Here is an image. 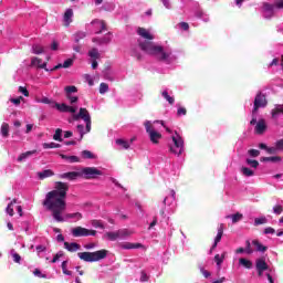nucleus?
<instances>
[{
  "mask_svg": "<svg viewBox=\"0 0 283 283\" xmlns=\"http://www.w3.org/2000/svg\"><path fill=\"white\" fill-rule=\"evenodd\" d=\"M70 191V184L63 181H56L54 189L45 195V199L42 205L52 212V216L56 222H65L63 218V211L67 209V192Z\"/></svg>",
  "mask_w": 283,
  "mask_h": 283,
  "instance_id": "nucleus-1",
  "label": "nucleus"
},
{
  "mask_svg": "<svg viewBox=\"0 0 283 283\" xmlns=\"http://www.w3.org/2000/svg\"><path fill=\"white\" fill-rule=\"evenodd\" d=\"M138 45L143 52H146V54H149L150 56H155L157 61H160L161 63H171V61H169L171 52H165L163 46L156 45L154 42L142 40H138Z\"/></svg>",
  "mask_w": 283,
  "mask_h": 283,
  "instance_id": "nucleus-2",
  "label": "nucleus"
},
{
  "mask_svg": "<svg viewBox=\"0 0 283 283\" xmlns=\"http://www.w3.org/2000/svg\"><path fill=\"white\" fill-rule=\"evenodd\" d=\"M77 256L83 262H101V260H105L107 258V250L102 249L95 252H78Z\"/></svg>",
  "mask_w": 283,
  "mask_h": 283,
  "instance_id": "nucleus-3",
  "label": "nucleus"
},
{
  "mask_svg": "<svg viewBox=\"0 0 283 283\" xmlns=\"http://www.w3.org/2000/svg\"><path fill=\"white\" fill-rule=\"evenodd\" d=\"M97 176H103V171L96 167H85L80 171V178H84L85 180H92Z\"/></svg>",
  "mask_w": 283,
  "mask_h": 283,
  "instance_id": "nucleus-4",
  "label": "nucleus"
},
{
  "mask_svg": "<svg viewBox=\"0 0 283 283\" xmlns=\"http://www.w3.org/2000/svg\"><path fill=\"white\" fill-rule=\"evenodd\" d=\"M144 125L146 133L149 135L150 142L154 145H158V142L160 140V138H163V134L156 132V129H154V126L151 125V122L149 120H146Z\"/></svg>",
  "mask_w": 283,
  "mask_h": 283,
  "instance_id": "nucleus-5",
  "label": "nucleus"
},
{
  "mask_svg": "<svg viewBox=\"0 0 283 283\" xmlns=\"http://www.w3.org/2000/svg\"><path fill=\"white\" fill-rule=\"evenodd\" d=\"M73 238H87L90 235H96V230H90L81 226L75 227L71 231Z\"/></svg>",
  "mask_w": 283,
  "mask_h": 283,
  "instance_id": "nucleus-6",
  "label": "nucleus"
},
{
  "mask_svg": "<svg viewBox=\"0 0 283 283\" xmlns=\"http://www.w3.org/2000/svg\"><path fill=\"white\" fill-rule=\"evenodd\" d=\"M174 146H170L171 154L180 156L182 154V149H185V140L179 135L172 136Z\"/></svg>",
  "mask_w": 283,
  "mask_h": 283,
  "instance_id": "nucleus-7",
  "label": "nucleus"
},
{
  "mask_svg": "<svg viewBox=\"0 0 283 283\" xmlns=\"http://www.w3.org/2000/svg\"><path fill=\"white\" fill-rule=\"evenodd\" d=\"M269 102L266 101V95L259 93L254 98V107L252 109V114H255L260 107H266Z\"/></svg>",
  "mask_w": 283,
  "mask_h": 283,
  "instance_id": "nucleus-8",
  "label": "nucleus"
},
{
  "mask_svg": "<svg viewBox=\"0 0 283 283\" xmlns=\"http://www.w3.org/2000/svg\"><path fill=\"white\" fill-rule=\"evenodd\" d=\"M73 118L75 120H80V118H82V120H84V123H86L87 120H92V116L90 115V111H87V108H80L78 114L73 115Z\"/></svg>",
  "mask_w": 283,
  "mask_h": 283,
  "instance_id": "nucleus-9",
  "label": "nucleus"
},
{
  "mask_svg": "<svg viewBox=\"0 0 283 283\" xmlns=\"http://www.w3.org/2000/svg\"><path fill=\"white\" fill-rule=\"evenodd\" d=\"M137 34H138V36H142V39H145L149 43H151V41H154V35L151 33H149V31L143 27L137 28Z\"/></svg>",
  "mask_w": 283,
  "mask_h": 283,
  "instance_id": "nucleus-10",
  "label": "nucleus"
},
{
  "mask_svg": "<svg viewBox=\"0 0 283 283\" xmlns=\"http://www.w3.org/2000/svg\"><path fill=\"white\" fill-rule=\"evenodd\" d=\"M62 180H76V178H81V171H70L64 172L59 176Z\"/></svg>",
  "mask_w": 283,
  "mask_h": 283,
  "instance_id": "nucleus-11",
  "label": "nucleus"
},
{
  "mask_svg": "<svg viewBox=\"0 0 283 283\" xmlns=\"http://www.w3.org/2000/svg\"><path fill=\"white\" fill-rule=\"evenodd\" d=\"M31 65L39 67L40 70H45V72H50V69H48V62H43L40 57H33L31 60Z\"/></svg>",
  "mask_w": 283,
  "mask_h": 283,
  "instance_id": "nucleus-12",
  "label": "nucleus"
},
{
  "mask_svg": "<svg viewBox=\"0 0 283 283\" xmlns=\"http://www.w3.org/2000/svg\"><path fill=\"white\" fill-rule=\"evenodd\" d=\"M64 249H66V251H69L70 253H76V251H81V244L76 243V242H64Z\"/></svg>",
  "mask_w": 283,
  "mask_h": 283,
  "instance_id": "nucleus-13",
  "label": "nucleus"
},
{
  "mask_svg": "<svg viewBox=\"0 0 283 283\" xmlns=\"http://www.w3.org/2000/svg\"><path fill=\"white\" fill-rule=\"evenodd\" d=\"M91 25H99L101 30L96 32V34H103V32H107V23L104 20L95 19L91 22Z\"/></svg>",
  "mask_w": 283,
  "mask_h": 283,
  "instance_id": "nucleus-14",
  "label": "nucleus"
},
{
  "mask_svg": "<svg viewBox=\"0 0 283 283\" xmlns=\"http://www.w3.org/2000/svg\"><path fill=\"white\" fill-rule=\"evenodd\" d=\"M255 134L262 135L266 132V120L259 119L254 128Z\"/></svg>",
  "mask_w": 283,
  "mask_h": 283,
  "instance_id": "nucleus-15",
  "label": "nucleus"
},
{
  "mask_svg": "<svg viewBox=\"0 0 283 283\" xmlns=\"http://www.w3.org/2000/svg\"><path fill=\"white\" fill-rule=\"evenodd\" d=\"M72 17H74V11L72 9H67L63 17L65 28H70V23H72Z\"/></svg>",
  "mask_w": 283,
  "mask_h": 283,
  "instance_id": "nucleus-16",
  "label": "nucleus"
},
{
  "mask_svg": "<svg viewBox=\"0 0 283 283\" xmlns=\"http://www.w3.org/2000/svg\"><path fill=\"white\" fill-rule=\"evenodd\" d=\"M120 249L129 250V249H144L145 245L142 243H132V242H124L119 244Z\"/></svg>",
  "mask_w": 283,
  "mask_h": 283,
  "instance_id": "nucleus-17",
  "label": "nucleus"
},
{
  "mask_svg": "<svg viewBox=\"0 0 283 283\" xmlns=\"http://www.w3.org/2000/svg\"><path fill=\"white\" fill-rule=\"evenodd\" d=\"M255 265L256 271H269V264H266L264 258L258 259Z\"/></svg>",
  "mask_w": 283,
  "mask_h": 283,
  "instance_id": "nucleus-18",
  "label": "nucleus"
},
{
  "mask_svg": "<svg viewBox=\"0 0 283 283\" xmlns=\"http://www.w3.org/2000/svg\"><path fill=\"white\" fill-rule=\"evenodd\" d=\"M52 176H54V171H52V169H46L41 172H38V178L40 180H45V178H52Z\"/></svg>",
  "mask_w": 283,
  "mask_h": 283,
  "instance_id": "nucleus-19",
  "label": "nucleus"
},
{
  "mask_svg": "<svg viewBox=\"0 0 283 283\" xmlns=\"http://www.w3.org/2000/svg\"><path fill=\"white\" fill-rule=\"evenodd\" d=\"M261 163H282V157L274 156V157H261Z\"/></svg>",
  "mask_w": 283,
  "mask_h": 283,
  "instance_id": "nucleus-20",
  "label": "nucleus"
},
{
  "mask_svg": "<svg viewBox=\"0 0 283 283\" xmlns=\"http://www.w3.org/2000/svg\"><path fill=\"white\" fill-rule=\"evenodd\" d=\"M34 154H36V150H29L20 154V156L18 157V163H23V160L30 158V156H34Z\"/></svg>",
  "mask_w": 283,
  "mask_h": 283,
  "instance_id": "nucleus-21",
  "label": "nucleus"
},
{
  "mask_svg": "<svg viewBox=\"0 0 283 283\" xmlns=\"http://www.w3.org/2000/svg\"><path fill=\"white\" fill-rule=\"evenodd\" d=\"M277 114H283V104H276L272 109V118H277Z\"/></svg>",
  "mask_w": 283,
  "mask_h": 283,
  "instance_id": "nucleus-22",
  "label": "nucleus"
},
{
  "mask_svg": "<svg viewBox=\"0 0 283 283\" xmlns=\"http://www.w3.org/2000/svg\"><path fill=\"white\" fill-rule=\"evenodd\" d=\"M263 10L265 12H269L270 13V17H273V11L275 10V4H271L269 2H264L263 3Z\"/></svg>",
  "mask_w": 283,
  "mask_h": 283,
  "instance_id": "nucleus-23",
  "label": "nucleus"
},
{
  "mask_svg": "<svg viewBox=\"0 0 283 283\" xmlns=\"http://www.w3.org/2000/svg\"><path fill=\"white\" fill-rule=\"evenodd\" d=\"M81 154H82V158H84V160H94L96 158V155H94L90 150H83Z\"/></svg>",
  "mask_w": 283,
  "mask_h": 283,
  "instance_id": "nucleus-24",
  "label": "nucleus"
},
{
  "mask_svg": "<svg viewBox=\"0 0 283 283\" xmlns=\"http://www.w3.org/2000/svg\"><path fill=\"white\" fill-rule=\"evenodd\" d=\"M1 134L3 136V138H8V136H10V125L7 123H3L1 125Z\"/></svg>",
  "mask_w": 283,
  "mask_h": 283,
  "instance_id": "nucleus-25",
  "label": "nucleus"
},
{
  "mask_svg": "<svg viewBox=\"0 0 283 283\" xmlns=\"http://www.w3.org/2000/svg\"><path fill=\"white\" fill-rule=\"evenodd\" d=\"M115 143L123 149H129V147L132 146V144L125 139H116Z\"/></svg>",
  "mask_w": 283,
  "mask_h": 283,
  "instance_id": "nucleus-26",
  "label": "nucleus"
},
{
  "mask_svg": "<svg viewBox=\"0 0 283 283\" xmlns=\"http://www.w3.org/2000/svg\"><path fill=\"white\" fill-rule=\"evenodd\" d=\"M252 244L256 248V251L264 253V251H268L269 248H266L265 245H262V243H260V241L258 240H253Z\"/></svg>",
  "mask_w": 283,
  "mask_h": 283,
  "instance_id": "nucleus-27",
  "label": "nucleus"
},
{
  "mask_svg": "<svg viewBox=\"0 0 283 283\" xmlns=\"http://www.w3.org/2000/svg\"><path fill=\"white\" fill-rule=\"evenodd\" d=\"M64 92L66 94V96H72V94H76V92H78V88L74 85H70L64 87Z\"/></svg>",
  "mask_w": 283,
  "mask_h": 283,
  "instance_id": "nucleus-28",
  "label": "nucleus"
},
{
  "mask_svg": "<svg viewBox=\"0 0 283 283\" xmlns=\"http://www.w3.org/2000/svg\"><path fill=\"white\" fill-rule=\"evenodd\" d=\"M105 238L111 240V242H116V240L119 238L118 230L116 232H106Z\"/></svg>",
  "mask_w": 283,
  "mask_h": 283,
  "instance_id": "nucleus-29",
  "label": "nucleus"
},
{
  "mask_svg": "<svg viewBox=\"0 0 283 283\" xmlns=\"http://www.w3.org/2000/svg\"><path fill=\"white\" fill-rule=\"evenodd\" d=\"M224 234V226L221 224L219 228H218V233H217V237L214 238V242L216 244H218L220 242V240H222V235Z\"/></svg>",
  "mask_w": 283,
  "mask_h": 283,
  "instance_id": "nucleus-30",
  "label": "nucleus"
},
{
  "mask_svg": "<svg viewBox=\"0 0 283 283\" xmlns=\"http://www.w3.org/2000/svg\"><path fill=\"white\" fill-rule=\"evenodd\" d=\"M239 264H241V266H244V269H252L253 268V262L244 259V258H241L239 259Z\"/></svg>",
  "mask_w": 283,
  "mask_h": 283,
  "instance_id": "nucleus-31",
  "label": "nucleus"
},
{
  "mask_svg": "<svg viewBox=\"0 0 283 283\" xmlns=\"http://www.w3.org/2000/svg\"><path fill=\"white\" fill-rule=\"evenodd\" d=\"M65 218L67 219V220H72V219H76V220H83V213H81V212H74V213H66L65 214Z\"/></svg>",
  "mask_w": 283,
  "mask_h": 283,
  "instance_id": "nucleus-32",
  "label": "nucleus"
},
{
  "mask_svg": "<svg viewBox=\"0 0 283 283\" xmlns=\"http://www.w3.org/2000/svg\"><path fill=\"white\" fill-rule=\"evenodd\" d=\"M88 56L94 60L101 59V53H98V49L94 48L91 51H88Z\"/></svg>",
  "mask_w": 283,
  "mask_h": 283,
  "instance_id": "nucleus-33",
  "label": "nucleus"
},
{
  "mask_svg": "<svg viewBox=\"0 0 283 283\" xmlns=\"http://www.w3.org/2000/svg\"><path fill=\"white\" fill-rule=\"evenodd\" d=\"M85 36H87V33L84 32V31H77L75 34H74V41L75 43H78L81 40L85 39Z\"/></svg>",
  "mask_w": 283,
  "mask_h": 283,
  "instance_id": "nucleus-34",
  "label": "nucleus"
},
{
  "mask_svg": "<svg viewBox=\"0 0 283 283\" xmlns=\"http://www.w3.org/2000/svg\"><path fill=\"white\" fill-rule=\"evenodd\" d=\"M161 96L169 103V105H174V103H176V98L171 97L167 91H164Z\"/></svg>",
  "mask_w": 283,
  "mask_h": 283,
  "instance_id": "nucleus-35",
  "label": "nucleus"
},
{
  "mask_svg": "<svg viewBox=\"0 0 283 283\" xmlns=\"http://www.w3.org/2000/svg\"><path fill=\"white\" fill-rule=\"evenodd\" d=\"M60 147L61 144H56L54 142L43 144V149H59Z\"/></svg>",
  "mask_w": 283,
  "mask_h": 283,
  "instance_id": "nucleus-36",
  "label": "nucleus"
},
{
  "mask_svg": "<svg viewBox=\"0 0 283 283\" xmlns=\"http://www.w3.org/2000/svg\"><path fill=\"white\" fill-rule=\"evenodd\" d=\"M119 238H129L134 232L127 229L117 230Z\"/></svg>",
  "mask_w": 283,
  "mask_h": 283,
  "instance_id": "nucleus-37",
  "label": "nucleus"
},
{
  "mask_svg": "<svg viewBox=\"0 0 283 283\" xmlns=\"http://www.w3.org/2000/svg\"><path fill=\"white\" fill-rule=\"evenodd\" d=\"M63 135V129L57 128L55 130V134L53 135V140H57V143H63V138L61 137Z\"/></svg>",
  "mask_w": 283,
  "mask_h": 283,
  "instance_id": "nucleus-38",
  "label": "nucleus"
},
{
  "mask_svg": "<svg viewBox=\"0 0 283 283\" xmlns=\"http://www.w3.org/2000/svg\"><path fill=\"white\" fill-rule=\"evenodd\" d=\"M224 255H226V253H222L221 256H220V254L214 255V262H216L217 266H222V263L224 262Z\"/></svg>",
  "mask_w": 283,
  "mask_h": 283,
  "instance_id": "nucleus-39",
  "label": "nucleus"
},
{
  "mask_svg": "<svg viewBox=\"0 0 283 283\" xmlns=\"http://www.w3.org/2000/svg\"><path fill=\"white\" fill-rule=\"evenodd\" d=\"M61 158H63V160H70V163H81V159L76 156L61 155Z\"/></svg>",
  "mask_w": 283,
  "mask_h": 283,
  "instance_id": "nucleus-40",
  "label": "nucleus"
},
{
  "mask_svg": "<svg viewBox=\"0 0 283 283\" xmlns=\"http://www.w3.org/2000/svg\"><path fill=\"white\" fill-rule=\"evenodd\" d=\"M241 172L243 174V176H247L248 178H250L251 176H255V172L248 167H242Z\"/></svg>",
  "mask_w": 283,
  "mask_h": 283,
  "instance_id": "nucleus-41",
  "label": "nucleus"
},
{
  "mask_svg": "<svg viewBox=\"0 0 283 283\" xmlns=\"http://www.w3.org/2000/svg\"><path fill=\"white\" fill-rule=\"evenodd\" d=\"M242 218H244V216L240 212H237V213L232 214L231 216L232 223L237 224V222H240V220H242Z\"/></svg>",
  "mask_w": 283,
  "mask_h": 283,
  "instance_id": "nucleus-42",
  "label": "nucleus"
},
{
  "mask_svg": "<svg viewBox=\"0 0 283 283\" xmlns=\"http://www.w3.org/2000/svg\"><path fill=\"white\" fill-rule=\"evenodd\" d=\"M266 222H269V219H266V217H261V218L254 219L255 227H260V224H266Z\"/></svg>",
  "mask_w": 283,
  "mask_h": 283,
  "instance_id": "nucleus-43",
  "label": "nucleus"
},
{
  "mask_svg": "<svg viewBox=\"0 0 283 283\" xmlns=\"http://www.w3.org/2000/svg\"><path fill=\"white\" fill-rule=\"evenodd\" d=\"M54 107H56L59 112H63V113L67 112V104L65 103L59 104L55 102Z\"/></svg>",
  "mask_w": 283,
  "mask_h": 283,
  "instance_id": "nucleus-44",
  "label": "nucleus"
},
{
  "mask_svg": "<svg viewBox=\"0 0 283 283\" xmlns=\"http://www.w3.org/2000/svg\"><path fill=\"white\" fill-rule=\"evenodd\" d=\"M32 52H33V54H43L44 49H43V46H41L39 44H34L32 46Z\"/></svg>",
  "mask_w": 283,
  "mask_h": 283,
  "instance_id": "nucleus-45",
  "label": "nucleus"
},
{
  "mask_svg": "<svg viewBox=\"0 0 283 283\" xmlns=\"http://www.w3.org/2000/svg\"><path fill=\"white\" fill-rule=\"evenodd\" d=\"M247 165H250V167H252L253 169H258V167H260V161L255 160V159H248L245 160Z\"/></svg>",
  "mask_w": 283,
  "mask_h": 283,
  "instance_id": "nucleus-46",
  "label": "nucleus"
},
{
  "mask_svg": "<svg viewBox=\"0 0 283 283\" xmlns=\"http://www.w3.org/2000/svg\"><path fill=\"white\" fill-rule=\"evenodd\" d=\"M106 92H109V85L103 82L99 84V94H106Z\"/></svg>",
  "mask_w": 283,
  "mask_h": 283,
  "instance_id": "nucleus-47",
  "label": "nucleus"
},
{
  "mask_svg": "<svg viewBox=\"0 0 283 283\" xmlns=\"http://www.w3.org/2000/svg\"><path fill=\"white\" fill-rule=\"evenodd\" d=\"M62 271H63L64 275H72V271H69V269H67V261L62 262Z\"/></svg>",
  "mask_w": 283,
  "mask_h": 283,
  "instance_id": "nucleus-48",
  "label": "nucleus"
},
{
  "mask_svg": "<svg viewBox=\"0 0 283 283\" xmlns=\"http://www.w3.org/2000/svg\"><path fill=\"white\" fill-rule=\"evenodd\" d=\"M112 42V36H104L98 40V45H105Z\"/></svg>",
  "mask_w": 283,
  "mask_h": 283,
  "instance_id": "nucleus-49",
  "label": "nucleus"
},
{
  "mask_svg": "<svg viewBox=\"0 0 283 283\" xmlns=\"http://www.w3.org/2000/svg\"><path fill=\"white\" fill-rule=\"evenodd\" d=\"M245 253L248 255H251L253 253V249H251V241L247 240L245 241V249H244Z\"/></svg>",
  "mask_w": 283,
  "mask_h": 283,
  "instance_id": "nucleus-50",
  "label": "nucleus"
},
{
  "mask_svg": "<svg viewBox=\"0 0 283 283\" xmlns=\"http://www.w3.org/2000/svg\"><path fill=\"white\" fill-rule=\"evenodd\" d=\"M41 103H43L44 105H50L51 107H54V105H55L56 102H54V101H52V99H50V98H48V97H43V98L41 99Z\"/></svg>",
  "mask_w": 283,
  "mask_h": 283,
  "instance_id": "nucleus-51",
  "label": "nucleus"
},
{
  "mask_svg": "<svg viewBox=\"0 0 283 283\" xmlns=\"http://www.w3.org/2000/svg\"><path fill=\"white\" fill-rule=\"evenodd\" d=\"M6 213L12 218V216H14V206L9 203L6 208Z\"/></svg>",
  "mask_w": 283,
  "mask_h": 283,
  "instance_id": "nucleus-52",
  "label": "nucleus"
},
{
  "mask_svg": "<svg viewBox=\"0 0 283 283\" xmlns=\"http://www.w3.org/2000/svg\"><path fill=\"white\" fill-rule=\"evenodd\" d=\"M248 154L251 158H258V156H260V150L258 149H250L248 150Z\"/></svg>",
  "mask_w": 283,
  "mask_h": 283,
  "instance_id": "nucleus-53",
  "label": "nucleus"
},
{
  "mask_svg": "<svg viewBox=\"0 0 283 283\" xmlns=\"http://www.w3.org/2000/svg\"><path fill=\"white\" fill-rule=\"evenodd\" d=\"M92 227H94L95 229H105V226H103V223L98 220H93Z\"/></svg>",
  "mask_w": 283,
  "mask_h": 283,
  "instance_id": "nucleus-54",
  "label": "nucleus"
},
{
  "mask_svg": "<svg viewBox=\"0 0 283 283\" xmlns=\"http://www.w3.org/2000/svg\"><path fill=\"white\" fill-rule=\"evenodd\" d=\"M84 129H85V126H83L81 124L77 125V132L80 133V140H83V136H85Z\"/></svg>",
  "mask_w": 283,
  "mask_h": 283,
  "instance_id": "nucleus-55",
  "label": "nucleus"
},
{
  "mask_svg": "<svg viewBox=\"0 0 283 283\" xmlns=\"http://www.w3.org/2000/svg\"><path fill=\"white\" fill-rule=\"evenodd\" d=\"M283 211V207L281 205H276L273 207V212L275 213V216H280Z\"/></svg>",
  "mask_w": 283,
  "mask_h": 283,
  "instance_id": "nucleus-56",
  "label": "nucleus"
},
{
  "mask_svg": "<svg viewBox=\"0 0 283 283\" xmlns=\"http://www.w3.org/2000/svg\"><path fill=\"white\" fill-rule=\"evenodd\" d=\"M61 258H63V251H60V252H57L54 256H53V259H52V263L53 264H55V262H59V260H61Z\"/></svg>",
  "mask_w": 283,
  "mask_h": 283,
  "instance_id": "nucleus-57",
  "label": "nucleus"
},
{
  "mask_svg": "<svg viewBox=\"0 0 283 283\" xmlns=\"http://www.w3.org/2000/svg\"><path fill=\"white\" fill-rule=\"evenodd\" d=\"M20 94H23V96H30V92L28 91V88L25 86H19Z\"/></svg>",
  "mask_w": 283,
  "mask_h": 283,
  "instance_id": "nucleus-58",
  "label": "nucleus"
},
{
  "mask_svg": "<svg viewBox=\"0 0 283 283\" xmlns=\"http://www.w3.org/2000/svg\"><path fill=\"white\" fill-rule=\"evenodd\" d=\"M62 65L64 69L72 67V65H74V60L67 59Z\"/></svg>",
  "mask_w": 283,
  "mask_h": 283,
  "instance_id": "nucleus-59",
  "label": "nucleus"
},
{
  "mask_svg": "<svg viewBox=\"0 0 283 283\" xmlns=\"http://www.w3.org/2000/svg\"><path fill=\"white\" fill-rule=\"evenodd\" d=\"M66 98L70 101L71 105L78 103V96L66 95Z\"/></svg>",
  "mask_w": 283,
  "mask_h": 283,
  "instance_id": "nucleus-60",
  "label": "nucleus"
},
{
  "mask_svg": "<svg viewBox=\"0 0 283 283\" xmlns=\"http://www.w3.org/2000/svg\"><path fill=\"white\" fill-rule=\"evenodd\" d=\"M177 116H187V108L185 107H179L177 109Z\"/></svg>",
  "mask_w": 283,
  "mask_h": 283,
  "instance_id": "nucleus-61",
  "label": "nucleus"
},
{
  "mask_svg": "<svg viewBox=\"0 0 283 283\" xmlns=\"http://www.w3.org/2000/svg\"><path fill=\"white\" fill-rule=\"evenodd\" d=\"M33 274L36 275L38 277H42V279L48 277V275L41 273V270H39V269H35V270L33 271Z\"/></svg>",
  "mask_w": 283,
  "mask_h": 283,
  "instance_id": "nucleus-62",
  "label": "nucleus"
},
{
  "mask_svg": "<svg viewBox=\"0 0 283 283\" xmlns=\"http://www.w3.org/2000/svg\"><path fill=\"white\" fill-rule=\"evenodd\" d=\"M275 147L279 151H282L283 150V139H279L276 143H275Z\"/></svg>",
  "mask_w": 283,
  "mask_h": 283,
  "instance_id": "nucleus-63",
  "label": "nucleus"
},
{
  "mask_svg": "<svg viewBox=\"0 0 283 283\" xmlns=\"http://www.w3.org/2000/svg\"><path fill=\"white\" fill-rule=\"evenodd\" d=\"M274 8H277V10L283 9V0H275Z\"/></svg>",
  "mask_w": 283,
  "mask_h": 283,
  "instance_id": "nucleus-64",
  "label": "nucleus"
}]
</instances>
